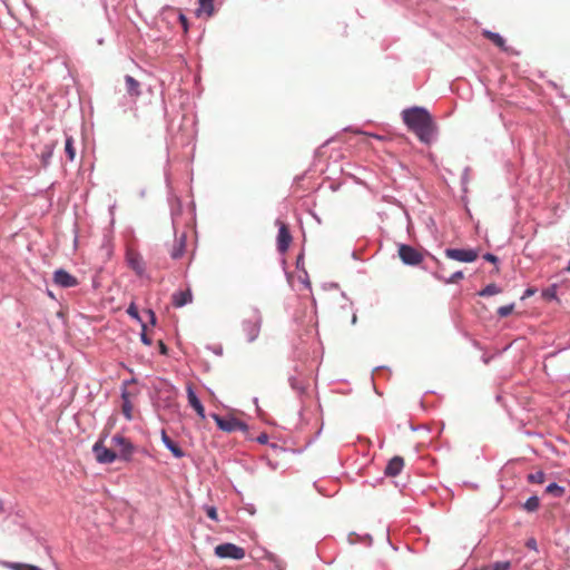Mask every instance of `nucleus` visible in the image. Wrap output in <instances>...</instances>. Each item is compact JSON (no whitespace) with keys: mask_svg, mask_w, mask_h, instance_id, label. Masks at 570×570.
<instances>
[{"mask_svg":"<svg viewBox=\"0 0 570 570\" xmlns=\"http://www.w3.org/2000/svg\"><path fill=\"white\" fill-rule=\"evenodd\" d=\"M161 441L165 444V446L168 444V442L173 441L166 433L165 430L161 431Z\"/></svg>","mask_w":570,"mask_h":570,"instance_id":"36","label":"nucleus"},{"mask_svg":"<svg viewBox=\"0 0 570 570\" xmlns=\"http://www.w3.org/2000/svg\"><path fill=\"white\" fill-rule=\"evenodd\" d=\"M262 318L258 313L254 312L250 317L246 318L243 323V331L245 332L247 342H254L261 331Z\"/></svg>","mask_w":570,"mask_h":570,"instance_id":"5","label":"nucleus"},{"mask_svg":"<svg viewBox=\"0 0 570 570\" xmlns=\"http://www.w3.org/2000/svg\"><path fill=\"white\" fill-rule=\"evenodd\" d=\"M173 305L175 307H183L193 301V294L190 289L179 291L173 294Z\"/></svg>","mask_w":570,"mask_h":570,"instance_id":"16","label":"nucleus"},{"mask_svg":"<svg viewBox=\"0 0 570 570\" xmlns=\"http://www.w3.org/2000/svg\"><path fill=\"white\" fill-rule=\"evenodd\" d=\"M9 568L12 570H42L37 566L27 564V563H10Z\"/></svg>","mask_w":570,"mask_h":570,"instance_id":"28","label":"nucleus"},{"mask_svg":"<svg viewBox=\"0 0 570 570\" xmlns=\"http://www.w3.org/2000/svg\"><path fill=\"white\" fill-rule=\"evenodd\" d=\"M92 451L97 461L100 463H112L117 458V453L114 450L106 448L101 441L95 443Z\"/></svg>","mask_w":570,"mask_h":570,"instance_id":"9","label":"nucleus"},{"mask_svg":"<svg viewBox=\"0 0 570 570\" xmlns=\"http://www.w3.org/2000/svg\"><path fill=\"white\" fill-rule=\"evenodd\" d=\"M127 91L130 96L137 97L139 96V82L131 76H126L125 78Z\"/></svg>","mask_w":570,"mask_h":570,"instance_id":"19","label":"nucleus"},{"mask_svg":"<svg viewBox=\"0 0 570 570\" xmlns=\"http://www.w3.org/2000/svg\"><path fill=\"white\" fill-rule=\"evenodd\" d=\"M534 292H535L534 289L529 288V289L525 291V296H531V295L534 294Z\"/></svg>","mask_w":570,"mask_h":570,"instance_id":"38","label":"nucleus"},{"mask_svg":"<svg viewBox=\"0 0 570 570\" xmlns=\"http://www.w3.org/2000/svg\"><path fill=\"white\" fill-rule=\"evenodd\" d=\"M112 446L118 450L119 456L127 460L132 453V444L121 435H115L111 439Z\"/></svg>","mask_w":570,"mask_h":570,"instance_id":"10","label":"nucleus"},{"mask_svg":"<svg viewBox=\"0 0 570 570\" xmlns=\"http://www.w3.org/2000/svg\"><path fill=\"white\" fill-rule=\"evenodd\" d=\"M403 120L417 138L425 144L432 140L434 125L431 115L423 108L413 107L403 111Z\"/></svg>","mask_w":570,"mask_h":570,"instance_id":"1","label":"nucleus"},{"mask_svg":"<svg viewBox=\"0 0 570 570\" xmlns=\"http://www.w3.org/2000/svg\"><path fill=\"white\" fill-rule=\"evenodd\" d=\"M434 261L436 264L435 276L445 284H456L464 277L462 271H458L448 277L445 265L438 258H434Z\"/></svg>","mask_w":570,"mask_h":570,"instance_id":"8","label":"nucleus"},{"mask_svg":"<svg viewBox=\"0 0 570 570\" xmlns=\"http://www.w3.org/2000/svg\"><path fill=\"white\" fill-rule=\"evenodd\" d=\"M539 505H540L539 498H538V497H535V495H533V497H530V498L525 501V503H524V505H523V507H524V509H525L527 511H529V512H533V511L538 510Z\"/></svg>","mask_w":570,"mask_h":570,"instance_id":"23","label":"nucleus"},{"mask_svg":"<svg viewBox=\"0 0 570 570\" xmlns=\"http://www.w3.org/2000/svg\"><path fill=\"white\" fill-rule=\"evenodd\" d=\"M567 271L570 272V259H569V263H568V266H567Z\"/></svg>","mask_w":570,"mask_h":570,"instance_id":"43","label":"nucleus"},{"mask_svg":"<svg viewBox=\"0 0 570 570\" xmlns=\"http://www.w3.org/2000/svg\"><path fill=\"white\" fill-rule=\"evenodd\" d=\"M513 307H514V305H513V304H511V305H505V306H501V307H499V309H498V315H499L500 317H507V316H509V315L512 313Z\"/></svg>","mask_w":570,"mask_h":570,"instance_id":"30","label":"nucleus"},{"mask_svg":"<svg viewBox=\"0 0 570 570\" xmlns=\"http://www.w3.org/2000/svg\"><path fill=\"white\" fill-rule=\"evenodd\" d=\"M205 512L208 518H210L214 521H218V514L215 507H205Z\"/></svg>","mask_w":570,"mask_h":570,"instance_id":"31","label":"nucleus"},{"mask_svg":"<svg viewBox=\"0 0 570 570\" xmlns=\"http://www.w3.org/2000/svg\"><path fill=\"white\" fill-rule=\"evenodd\" d=\"M187 392V400L188 404L196 411L197 415L204 420L206 417L205 415V407L202 404L200 400L197 397L193 384H187L186 386Z\"/></svg>","mask_w":570,"mask_h":570,"instance_id":"12","label":"nucleus"},{"mask_svg":"<svg viewBox=\"0 0 570 570\" xmlns=\"http://www.w3.org/2000/svg\"><path fill=\"white\" fill-rule=\"evenodd\" d=\"M296 386H297V383H294V382L292 381V387L296 389Z\"/></svg>","mask_w":570,"mask_h":570,"instance_id":"42","label":"nucleus"},{"mask_svg":"<svg viewBox=\"0 0 570 570\" xmlns=\"http://www.w3.org/2000/svg\"><path fill=\"white\" fill-rule=\"evenodd\" d=\"M184 252H185V239L180 238L173 246V249L170 252V256L174 259H178V258H180L183 256Z\"/></svg>","mask_w":570,"mask_h":570,"instance_id":"20","label":"nucleus"},{"mask_svg":"<svg viewBox=\"0 0 570 570\" xmlns=\"http://www.w3.org/2000/svg\"><path fill=\"white\" fill-rule=\"evenodd\" d=\"M511 563L509 561H500L490 566H484L475 570H509Z\"/></svg>","mask_w":570,"mask_h":570,"instance_id":"21","label":"nucleus"},{"mask_svg":"<svg viewBox=\"0 0 570 570\" xmlns=\"http://www.w3.org/2000/svg\"><path fill=\"white\" fill-rule=\"evenodd\" d=\"M147 313L150 316L151 323L154 324L156 322L155 313L151 309H148Z\"/></svg>","mask_w":570,"mask_h":570,"instance_id":"37","label":"nucleus"},{"mask_svg":"<svg viewBox=\"0 0 570 570\" xmlns=\"http://www.w3.org/2000/svg\"><path fill=\"white\" fill-rule=\"evenodd\" d=\"M131 393L124 390L122 393H121V399H122V406H121V412L124 414V416L128 420V421H131L134 419V405L131 403Z\"/></svg>","mask_w":570,"mask_h":570,"instance_id":"14","label":"nucleus"},{"mask_svg":"<svg viewBox=\"0 0 570 570\" xmlns=\"http://www.w3.org/2000/svg\"><path fill=\"white\" fill-rule=\"evenodd\" d=\"M500 292V288L495 284H489L479 294L481 296H492L499 294Z\"/></svg>","mask_w":570,"mask_h":570,"instance_id":"25","label":"nucleus"},{"mask_svg":"<svg viewBox=\"0 0 570 570\" xmlns=\"http://www.w3.org/2000/svg\"><path fill=\"white\" fill-rule=\"evenodd\" d=\"M127 313H128L131 317H134V318H137V320L139 318L137 307H136L134 304H131V305L128 307Z\"/></svg>","mask_w":570,"mask_h":570,"instance_id":"32","label":"nucleus"},{"mask_svg":"<svg viewBox=\"0 0 570 570\" xmlns=\"http://www.w3.org/2000/svg\"><path fill=\"white\" fill-rule=\"evenodd\" d=\"M546 492L557 498H560L564 494V489L558 485L557 483H551L547 487Z\"/></svg>","mask_w":570,"mask_h":570,"instance_id":"24","label":"nucleus"},{"mask_svg":"<svg viewBox=\"0 0 570 570\" xmlns=\"http://www.w3.org/2000/svg\"><path fill=\"white\" fill-rule=\"evenodd\" d=\"M127 262L128 265L137 273L142 274L144 272V262L141 256L136 253L135 250H128L127 252Z\"/></svg>","mask_w":570,"mask_h":570,"instance_id":"15","label":"nucleus"},{"mask_svg":"<svg viewBox=\"0 0 570 570\" xmlns=\"http://www.w3.org/2000/svg\"><path fill=\"white\" fill-rule=\"evenodd\" d=\"M53 282L58 286L63 287V288L75 287L78 285L77 278L62 268L57 269L55 272Z\"/></svg>","mask_w":570,"mask_h":570,"instance_id":"11","label":"nucleus"},{"mask_svg":"<svg viewBox=\"0 0 570 570\" xmlns=\"http://www.w3.org/2000/svg\"><path fill=\"white\" fill-rule=\"evenodd\" d=\"M296 386H297V383H294V382L292 381V387L296 389Z\"/></svg>","mask_w":570,"mask_h":570,"instance_id":"41","label":"nucleus"},{"mask_svg":"<svg viewBox=\"0 0 570 570\" xmlns=\"http://www.w3.org/2000/svg\"><path fill=\"white\" fill-rule=\"evenodd\" d=\"M166 448L173 453V455L177 459H180L185 455L184 451L174 442L170 441L166 445Z\"/></svg>","mask_w":570,"mask_h":570,"instance_id":"26","label":"nucleus"},{"mask_svg":"<svg viewBox=\"0 0 570 570\" xmlns=\"http://www.w3.org/2000/svg\"><path fill=\"white\" fill-rule=\"evenodd\" d=\"M212 417L215 420L218 428L225 432L230 433L234 431H246L247 430V425L234 416L223 417L218 414H213Z\"/></svg>","mask_w":570,"mask_h":570,"instance_id":"4","label":"nucleus"},{"mask_svg":"<svg viewBox=\"0 0 570 570\" xmlns=\"http://www.w3.org/2000/svg\"><path fill=\"white\" fill-rule=\"evenodd\" d=\"M179 21L181 23V27H183L184 31L187 32L188 31V20L186 18V16L180 13L179 14Z\"/></svg>","mask_w":570,"mask_h":570,"instance_id":"33","label":"nucleus"},{"mask_svg":"<svg viewBox=\"0 0 570 570\" xmlns=\"http://www.w3.org/2000/svg\"><path fill=\"white\" fill-rule=\"evenodd\" d=\"M528 480L531 483H543L546 480V474L542 471H537L528 475Z\"/></svg>","mask_w":570,"mask_h":570,"instance_id":"27","label":"nucleus"},{"mask_svg":"<svg viewBox=\"0 0 570 570\" xmlns=\"http://www.w3.org/2000/svg\"><path fill=\"white\" fill-rule=\"evenodd\" d=\"M399 256L406 265H419L423 261V255L417 249L405 244L399 246Z\"/></svg>","mask_w":570,"mask_h":570,"instance_id":"6","label":"nucleus"},{"mask_svg":"<svg viewBox=\"0 0 570 570\" xmlns=\"http://www.w3.org/2000/svg\"><path fill=\"white\" fill-rule=\"evenodd\" d=\"M534 544H535L534 540H532L531 542L528 543L529 547H534Z\"/></svg>","mask_w":570,"mask_h":570,"instance_id":"40","label":"nucleus"},{"mask_svg":"<svg viewBox=\"0 0 570 570\" xmlns=\"http://www.w3.org/2000/svg\"><path fill=\"white\" fill-rule=\"evenodd\" d=\"M403 468H404L403 458L396 455L389 461V463L385 468V474L389 476H396L401 473Z\"/></svg>","mask_w":570,"mask_h":570,"instance_id":"13","label":"nucleus"},{"mask_svg":"<svg viewBox=\"0 0 570 570\" xmlns=\"http://www.w3.org/2000/svg\"><path fill=\"white\" fill-rule=\"evenodd\" d=\"M444 255L449 259L472 263L479 257V250L473 248H446Z\"/></svg>","mask_w":570,"mask_h":570,"instance_id":"2","label":"nucleus"},{"mask_svg":"<svg viewBox=\"0 0 570 570\" xmlns=\"http://www.w3.org/2000/svg\"><path fill=\"white\" fill-rule=\"evenodd\" d=\"M276 225L278 226V235L276 239L277 249L279 253L284 254L288 250L293 237L291 235L288 226L284 222L277 220Z\"/></svg>","mask_w":570,"mask_h":570,"instance_id":"7","label":"nucleus"},{"mask_svg":"<svg viewBox=\"0 0 570 570\" xmlns=\"http://www.w3.org/2000/svg\"><path fill=\"white\" fill-rule=\"evenodd\" d=\"M166 351H167L166 345H165L163 342H160V352H161L163 354H165V353H166Z\"/></svg>","mask_w":570,"mask_h":570,"instance_id":"39","label":"nucleus"},{"mask_svg":"<svg viewBox=\"0 0 570 570\" xmlns=\"http://www.w3.org/2000/svg\"><path fill=\"white\" fill-rule=\"evenodd\" d=\"M215 554L222 559L242 560L245 558V550L234 543H222L215 547Z\"/></svg>","mask_w":570,"mask_h":570,"instance_id":"3","label":"nucleus"},{"mask_svg":"<svg viewBox=\"0 0 570 570\" xmlns=\"http://www.w3.org/2000/svg\"><path fill=\"white\" fill-rule=\"evenodd\" d=\"M65 151H66L69 160H73L75 159V157H76V149L73 147V139L70 136H68L66 138Z\"/></svg>","mask_w":570,"mask_h":570,"instance_id":"22","label":"nucleus"},{"mask_svg":"<svg viewBox=\"0 0 570 570\" xmlns=\"http://www.w3.org/2000/svg\"><path fill=\"white\" fill-rule=\"evenodd\" d=\"M483 258L485 261L490 262V263H493V264H495L498 262V257L495 255H493V254H490V253L485 254L483 256Z\"/></svg>","mask_w":570,"mask_h":570,"instance_id":"34","label":"nucleus"},{"mask_svg":"<svg viewBox=\"0 0 570 570\" xmlns=\"http://www.w3.org/2000/svg\"><path fill=\"white\" fill-rule=\"evenodd\" d=\"M483 37L490 40L493 45L499 47L503 51H508L505 39L497 32H492L490 30H483Z\"/></svg>","mask_w":570,"mask_h":570,"instance_id":"18","label":"nucleus"},{"mask_svg":"<svg viewBox=\"0 0 570 570\" xmlns=\"http://www.w3.org/2000/svg\"><path fill=\"white\" fill-rule=\"evenodd\" d=\"M542 297L546 299H556L557 298V286L552 285L542 291Z\"/></svg>","mask_w":570,"mask_h":570,"instance_id":"29","label":"nucleus"},{"mask_svg":"<svg viewBox=\"0 0 570 570\" xmlns=\"http://www.w3.org/2000/svg\"><path fill=\"white\" fill-rule=\"evenodd\" d=\"M146 326L144 325L142 326V330H145ZM141 341L146 344V345H150L151 344V340L147 336V334L145 333V331H142L141 333Z\"/></svg>","mask_w":570,"mask_h":570,"instance_id":"35","label":"nucleus"},{"mask_svg":"<svg viewBox=\"0 0 570 570\" xmlns=\"http://www.w3.org/2000/svg\"><path fill=\"white\" fill-rule=\"evenodd\" d=\"M215 13L214 0H198V8L196 16H206L207 18L213 17Z\"/></svg>","mask_w":570,"mask_h":570,"instance_id":"17","label":"nucleus"}]
</instances>
